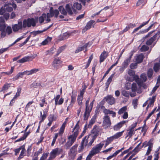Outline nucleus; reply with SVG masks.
<instances>
[{
    "instance_id": "nucleus-6",
    "label": "nucleus",
    "mask_w": 160,
    "mask_h": 160,
    "mask_svg": "<svg viewBox=\"0 0 160 160\" xmlns=\"http://www.w3.org/2000/svg\"><path fill=\"white\" fill-rule=\"evenodd\" d=\"M76 138L71 135L68 137V141L65 145L67 149H68L76 141Z\"/></svg>"
},
{
    "instance_id": "nucleus-58",
    "label": "nucleus",
    "mask_w": 160,
    "mask_h": 160,
    "mask_svg": "<svg viewBox=\"0 0 160 160\" xmlns=\"http://www.w3.org/2000/svg\"><path fill=\"white\" fill-rule=\"evenodd\" d=\"M21 88H18V89L17 92L16 94L15 95L14 97H13L14 99H16L20 95V93H21Z\"/></svg>"
},
{
    "instance_id": "nucleus-29",
    "label": "nucleus",
    "mask_w": 160,
    "mask_h": 160,
    "mask_svg": "<svg viewBox=\"0 0 160 160\" xmlns=\"http://www.w3.org/2000/svg\"><path fill=\"white\" fill-rule=\"evenodd\" d=\"M133 79L131 81H133V80H135L138 85L141 87V82L140 81V78H139V76L138 75H134L133 76Z\"/></svg>"
},
{
    "instance_id": "nucleus-41",
    "label": "nucleus",
    "mask_w": 160,
    "mask_h": 160,
    "mask_svg": "<svg viewBox=\"0 0 160 160\" xmlns=\"http://www.w3.org/2000/svg\"><path fill=\"white\" fill-rule=\"evenodd\" d=\"M147 2V0H139L137 3V5L138 6L140 5L143 6L146 4Z\"/></svg>"
},
{
    "instance_id": "nucleus-45",
    "label": "nucleus",
    "mask_w": 160,
    "mask_h": 160,
    "mask_svg": "<svg viewBox=\"0 0 160 160\" xmlns=\"http://www.w3.org/2000/svg\"><path fill=\"white\" fill-rule=\"evenodd\" d=\"M65 47L66 46H63L60 47L57 51L56 55L57 56H58L60 53L63 51L65 49Z\"/></svg>"
},
{
    "instance_id": "nucleus-59",
    "label": "nucleus",
    "mask_w": 160,
    "mask_h": 160,
    "mask_svg": "<svg viewBox=\"0 0 160 160\" xmlns=\"http://www.w3.org/2000/svg\"><path fill=\"white\" fill-rule=\"evenodd\" d=\"M84 146L83 144L81 143L80 146L78 148V152H81L83 151L84 148Z\"/></svg>"
},
{
    "instance_id": "nucleus-24",
    "label": "nucleus",
    "mask_w": 160,
    "mask_h": 160,
    "mask_svg": "<svg viewBox=\"0 0 160 160\" xmlns=\"http://www.w3.org/2000/svg\"><path fill=\"white\" fill-rule=\"evenodd\" d=\"M131 89L132 91H136L138 93H140L142 92V91L140 89H138L137 84L135 83H133L132 84Z\"/></svg>"
},
{
    "instance_id": "nucleus-10",
    "label": "nucleus",
    "mask_w": 160,
    "mask_h": 160,
    "mask_svg": "<svg viewBox=\"0 0 160 160\" xmlns=\"http://www.w3.org/2000/svg\"><path fill=\"white\" fill-rule=\"evenodd\" d=\"M46 20L47 22H48L50 21V14L49 13H48L47 14H43L39 18V21L41 23H42L44 20Z\"/></svg>"
},
{
    "instance_id": "nucleus-30",
    "label": "nucleus",
    "mask_w": 160,
    "mask_h": 160,
    "mask_svg": "<svg viewBox=\"0 0 160 160\" xmlns=\"http://www.w3.org/2000/svg\"><path fill=\"white\" fill-rule=\"evenodd\" d=\"M149 19L146 22H143L142 24H141L139 27L135 28L132 32V33H134L137 32L142 27L148 24L149 21Z\"/></svg>"
},
{
    "instance_id": "nucleus-52",
    "label": "nucleus",
    "mask_w": 160,
    "mask_h": 160,
    "mask_svg": "<svg viewBox=\"0 0 160 160\" xmlns=\"http://www.w3.org/2000/svg\"><path fill=\"white\" fill-rule=\"evenodd\" d=\"M83 99V97L78 96L77 100L79 105L81 106L82 105Z\"/></svg>"
},
{
    "instance_id": "nucleus-49",
    "label": "nucleus",
    "mask_w": 160,
    "mask_h": 160,
    "mask_svg": "<svg viewBox=\"0 0 160 160\" xmlns=\"http://www.w3.org/2000/svg\"><path fill=\"white\" fill-rule=\"evenodd\" d=\"M24 75L23 73L22 72H19L13 78L15 80H17L18 79L20 78H22Z\"/></svg>"
},
{
    "instance_id": "nucleus-22",
    "label": "nucleus",
    "mask_w": 160,
    "mask_h": 160,
    "mask_svg": "<svg viewBox=\"0 0 160 160\" xmlns=\"http://www.w3.org/2000/svg\"><path fill=\"white\" fill-rule=\"evenodd\" d=\"M77 95V92L75 90H73L72 92L71 96V103L73 104L76 101V98Z\"/></svg>"
},
{
    "instance_id": "nucleus-14",
    "label": "nucleus",
    "mask_w": 160,
    "mask_h": 160,
    "mask_svg": "<svg viewBox=\"0 0 160 160\" xmlns=\"http://www.w3.org/2000/svg\"><path fill=\"white\" fill-rule=\"evenodd\" d=\"M128 122V120H123L118 123L114 126L113 128L114 130L116 131L118 130L125 123Z\"/></svg>"
},
{
    "instance_id": "nucleus-20",
    "label": "nucleus",
    "mask_w": 160,
    "mask_h": 160,
    "mask_svg": "<svg viewBox=\"0 0 160 160\" xmlns=\"http://www.w3.org/2000/svg\"><path fill=\"white\" fill-rule=\"evenodd\" d=\"M33 103V101H32L29 102L27 103L25 108V109L26 111L30 112L32 111L33 110L32 108L33 107L31 105Z\"/></svg>"
},
{
    "instance_id": "nucleus-51",
    "label": "nucleus",
    "mask_w": 160,
    "mask_h": 160,
    "mask_svg": "<svg viewBox=\"0 0 160 160\" xmlns=\"http://www.w3.org/2000/svg\"><path fill=\"white\" fill-rule=\"evenodd\" d=\"M92 58H93V55H91L89 57V59L88 61V62L87 63L86 65V66L85 67V69L87 68L88 67V66H89V65L91 62V61L92 59Z\"/></svg>"
},
{
    "instance_id": "nucleus-60",
    "label": "nucleus",
    "mask_w": 160,
    "mask_h": 160,
    "mask_svg": "<svg viewBox=\"0 0 160 160\" xmlns=\"http://www.w3.org/2000/svg\"><path fill=\"white\" fill-rule=\"evenodd\" d=\"M10 84H5L3 87L2 90H6L8 89L10 87Z\"/></svg>"
},
{
    "instance_id": "nucleus-36",
    "label": "nucleus",
    "mask_w": 160,
    "mask_h": 160,
    "mask_svg": "<svg viewBox=\"0 0 160 160\" xmlns=\"http://www.w3.org/2000/svg\"><path fill=\"white\" fill-rule=\"evenodd\" d=\"M127 110V106H124L121 108L118 111V113L119 115H121L126 112Z\"/></svg>"
},
{
    "instance_id": "nucleus-50",
    "label": "nucleus",
    "mask_w": 160,
    "mask_h": 160,
    "mask_svg": "<svg viewBox=\"0 0 160 160\" xmlns=\"http://www.w3.org/2000/svg\"><path fill=\"white\" fill-rule=\"evenodd\" d=\"M142 143V142H140L138 145L137 147L133 149V151L137 153L141 149V146L139 147L140 145Z\"/></svg>"
},
{
    "instance_id": "nucleus-56",
    "label": "nucleus",
    "mask_w": 160,
    "mask_h": 160,
    "mask_svg": "<svg viewBox=\"0 0 160 160\" xmlns=\"http://www.w3.org/2000/svg\"><path fill=\"white\" fill-rule=\"evenodd\" d=\"M42 148L40 149L38 151L36 152L34 154V156L35 157H38V155L42 153Z\"/></svg>"
},
{
    "instance_id": "nucleus-26",
    "label": "nucleus",
    "mask_w": 160,
    "mask_h": 160,
    "mask_svg": "<svg viewBox=\"0 0 160 160\" xmlns=\"http://www.w3.org/2000/svg\"><path fill=\"white\" fill-rule=\"evenodd\" d=\"M156 98V96H154L152 97V98H149V100H150V102L147 107L148 108L149 107H152L155 101V100Z\"/></svg>"
},
{
    "instance_id": "nucleus-54",
    "label": "nucleus",
    "mask_w": 160,
    "mask_h": 160,
    "mask_svg": "<svg viewBox=\"0 0 160 160\" xmlns=\"http://www.w3.org/2000/svg\"><path fill=\"white\" fill-rule=\"evenodd\" d=\"M14 69V67H11L10 71L9 72H3L2 73L8 75H10L13 72Z\"/></svg>"
},
{
    "instance_id": "nucleus-2",
    "label": "nucleus",
    "mask_w": 160,
    "mask_h": 160,
    "mask_svg": "<svg viewBox=\"0 0 160 160\" xmlns=\"http://www.w3.org/2000/svg\"><path fill=\"white\" fill-rule=\"evenodd\" d=\"M137 125V122L132 124L130 126L127 130V132L126 133V137L125 138L128 139L131 138L132 135L135 133V132L137 130L139 129L140 128H139L135 129V128Z\"/></svg>"
},
{
    "instance_id": "nucleus-9",
    "label": "nucleus",
    "mask_w": 160,
    "mask_h": 160,
    "mask_svg": "<svg viewBox=\"0 0 160 160\" xmlns=\"http://www.w3.org/2000/svg\"><path fill=\"white\" fill-rule=\"evenodd\" d=\"M66 9L67 12L70 15H72L73 12H76L75 9L73 8L72 4H67L66 6Z\"/></svg>"
},
{
    "instance_id": "nucleus-64",
    "label": "nucleus",
    "mask_w": 160,
    "mask_h": 160,
    "mask_svg": "<svg viewBox=\"0 0 160 160\" xmlns=\"http://www.w3.org/2000/svg\"><path fill=\"white\" fill-rule=\"evenodd\" d=\"M137 63H133L130 65V67L132 69H134L137 68Z\"/></svg>"
},
{
    "instance_id": "nucleus-11",
    "label": "nucleus",
    "mask_w": 160,
    "mask_h": 160,
    "mask_svg": "<svg viewBox=\"0 0 160 160\" xmlns=\"http://www.w3.org/2000/svg\"><path fill=\"white\" fill-rule=\"evenodd\" d=\"M66 122H64L62 125V126L60 127L58 133H56L54 138H53L56 140L57 138L58 137V134H59L60 136H62V134L64 132L65 128L66 126Z\"/></svg>"
},
{
    "instance_id": "nucleus-27",
    "label": "nucleus",
    "mask_w": 160,
    "mask_h": 160,
    "mask_svg": "<svg viewBox=\"0 0 160 160\" xmlns=\"http://www.w3.org/2000/svg\"><path fill=\"white\" fill-rule=\"evenodd\" d=\"M143 59V55L142 54L137 55L136 56L135 60L137 63L141 62Z\"/></svg>"
},
{
    "instance_id": "nucleus-57",
    "label": "nucleus",
    "mask_w": 160,
    "mask_h": 160,
    "mask_svg": "<svg viewBox=\"0 0 160 160\" xmlns=\"http://www.w3.org/2000/svg\"><path fill=\"white\" fill-rule=\"evenodd\" d=\"M25 149L24 148H23L20 154L19 155V156L18 158L20 159L22 158L24 155L25 153Z\"/></svg>"
},
{
    "instance_id": "nucleus-42",
    "label": "nucleus",
    "mask_w": 160,
    "mask_h": 160,
    "mask_svg": "<svg viewBox=\"0 0 160 160\" xmlns=\"http://www.w3.org/2000/svg\"><path fill=\"white\" fill-rule=\"evenodd\" d=\"M114 76V74H112L108 79L107 82L106 83V85L107 86V88H108L110 83L112 81V79L113 78Z\"/></svg>"
},
{
    "instance_id": "nucleus-53",
    "label": "nucleus",
    "mask_w": 160,
    "mask_h": 160,
    "mask_svg": "<svg viewBox=\"0 0 160 160\" xmlns=\"http://www.w3.org/2000/svg\"><path fill=\"white\" fill-rule=\"evenodd\" d=\"M153 74V70L152 69H149L147 72V75L149 78H150Z\"/></svg>"
},
{
    "instance_id": "nucleus-17",
    "label": "nucleus",
    "mask_w": 160,
    "mask_h": 160,
    "mask_svg": "<svg viewBox=\"0 0 160 160\" xmlns=\"http://www.w3.org/2000/svg\"><path fill=\"white\" fill-rule=\"evenodd\" d=\"M79 125H78V122L76 124L75 126V127L73 128V133L72 135H73L75 137H76L77 138L79 132Z\"/></svg>"
},
{
    "instance_id": "nucleus-23",
    "label": "nucleus",
    "mask_w": 160,
    "mask_h": 160,
    "mask_svg": "<svg viewBox=\"0 0 160 160\" xmlns=\"http://www.w3.org/2000/svg\"><path fill=\"white\" fill-rule=\"evenodd\" d=\"M89 42L86 43L85 45H84L82 47H79L77 48L76 50L75 51V53H78L81 51L84 50H85V51H87V47L88 46V45L89 44Z\"/></svg>"
},
{
    "instance_id": "nucleus-40",
    "label": "nucleus",
    "mask_w": 160,
    "mask_h": 160,
    "mask_svg": "<svg viewBox=\"0 0 160 160\" xmlns=\"http://www.w3.org/2000/svg\"><path fill=\"white\" fill-rule=\"evenodd\" d=\"M96 119V118L95 116H93L90 120L88 125V127L91 128L92 125L95 123Z\"/></svg>"
},
{
    "instance_id": "nucleus-12",
    "label": "nucleus",
    "mask_w": 160,
    "mask_h": 160,
    "mask_svg": "<svg viewBox=\"0 0 160 160\" xmlns=\"http://www.w3.org/2000/svg\"><path fill=\"white\" fill-rule=\"evenodd\" d=\"M23 28V24L21 21H18L17 24H15L12 26L13 30L14 32H17L19 30L22 29Z\"/></svg>"
},
{
    "instance_id": "nucleus-31",
    "label": "nucleus",
    "mask_w": 160,
    "mask_h": 160,
    "mask_svg": "<svg viewBox=\"0 0 160 160\" xmlns=\"http://www.w3.org/2000/svg\"><path fill=\"white\" fill-rule=\"evenodd\" d=\"M30 57L29 56L25 57L19 60L18 62L20 63H23L29 61Z\"/></svg>"
},
{
    "instance_id": "nucleus-7",
    "label": "nucleus",
    "mask_w": 160,
    "mask_h": 160,
    "mask_svg": "<svg viewBox=\"0 0 160 160\" xmlns=\"http://www.w3.org/2000/svg\"><path fill=\"white\" fill-rule=\"evenodd\" d=\"M62 151V149L58 148L52 150L50 153V156L49 157L50 159L52 160L55 158L57 155H59Z\"/></svg>"
},
{
    "instance_id": "nucleus-47",
    "label": "nucleus",
    "mask_w": 160,
    "mask_h": 160,
    "mask_svg": "<svg viewBox=\"0 0 160 160\" xmlns=\"http://www.w3.org/2000/svg\"><path fill=\"white\" fill-rule=\"evenodd\" d=\"M59 9L61 13L64 15H66L67 14L66 10H65L63 7L62 6H60L59 8Z\"/></svg>"
},
{
    "instance_id": "nucleus-35",
    "label": "nucleus",
    "mask_w": 160,
    "mask_h": 160,
    "mask_svg": "<svg viewBox=\"0 0 160 160\" xmlns=\"http://www.w3.org/2000/svg\"><path fill=\"white\" fill-rule=\"evenodd\" d=\"M136 25L135 24L130 23L123 30V32H126L128 31L131 28H132L136 27Z\"/></svg>"
},
{
    "instance_id": "nucleus-37",
    "label": "nucleus",
    "mask_w": 160,
    "mask_h": 160,
    "mask_svg": "<svg viewBox=\"0 0 160 160\" xmlns=\"http://www.w3.org/2000/svg\"><path fill=\"white\" fill-rule=\"evenodd\" d=\"M124 131L123 130L121 132H118L116 133L115 135L113 136V138L114 139H117L119 138V137H121L123 134Z\"/></svg>"
},
{
    "instance_id": "nucleus-19",
    "label": "nucleus",
    "mask_w": 160,
    "mask_h": 160,
    "mask_svg": "<svg viewBox=\"0 0 160 160\" xmlns=\"http://www.w3.org/2000/svg\"><path fill=\"white\" fill-rule=\"evenodd\" d=\"M108 56V53L105 51H104L100 56V62L101 63L103 62L105 59Z\"/></svg>"
},
{
    "instance_id": "nucleus-28",
    "label": "nucleus",
    "mask_w": 160,
    "mask_h": 160,
    "mask_svg": "<svg viewBox=\"0 0 160 160\" xmlns=\"http://www.w3.org/2000/svg\"><path fill=\"white\" fill-rule=\"evenodd\" d=\"M89 138V136H86L83 138L82 140L81 143L83 144L86 147L87 145L88 146V142Z\"/></svg>"
},
{
    "instance_id": "nucleus-3",
    "label": "nucleus",
    "mask_w": 160,
    "mask_h": 160,
    "mask_svg": "<svg viewBox=\"0 0 160 160\" xmlns=\"http://www.w3.org/2000/svg\"><path fill=\"white\" fill-rule=\"evenodd\" d=\"M35 25V21L34 19L32 18L25 19L23 20V28H25L27 27H30L32 26L34 27Z\"/></svg>"
},
{
    "instance_id": "nucleus-15",
    "label": "nucleus",
    "mask_w": 160,
    "mask_h": 160,
    "mask_svg": "<svg viewBox=\"0 0 160 160\" xmlns=\"http://www.w3.org/2000/svg\"><path fill=\"white\" fill-rule=\"evenodd\" d=\"M50 13V17H52L55 16L56 18H57L59 14V11L57 10H53V8L52 7H51L49 10Z\"/></svg>"
},
{
    "instance_id": "nucleus-5",
    "label": "nucleus",
    "mask_w": 160,
    "mask_h": 160,
    "mask_svg": "<svg viewBox=\"0 0 160 160\" xmlns=\"http://www.w3.org/2000/svg\"><path fill=\"white\" fill-rule=\"evenodd\" d=\"M111 125L110 117L109 116H104L103 117L102 125L104 128L106 129L110 127Z\"/></svg>"
},
{
    "instance_id": "nucleus-4",
    "label": "nucleus",
    "mask_w": 160,
    "mask_h": 160,
    "mask_svg": "<svg viewBox=\"0 0 160 160\" xmlns=\"http://www.w3.org/2000/svg\"><path fill=\"white\" fill-rule=\"evenodd\" d=\"M104 141H103L99 144H97L95 147H93L90 151L91 153H92L94 155L99 153L104 145Z\"/></svg>"
},
{
    "instance_id": "nucleus-38",
    "label": "nucleus",
    "mask_w": 160,
    "mask_h": 160,
    "mask_svg": "<svg viewBox=\"0 0 160 160\" xmlns=\"http://www.w3.org/2000/svg\"><path fill=\"white\" fill-rule=\"evenodd\" d=\"M118 60L114 64H112L108 69L106 72H105V74L103 76V78L105 77L107 75L109 72L112 69V68L115 66H116L117 64L118 63Z\"/></svg>"
},
{
    "instance_id": "nucleus-63",
    "label": "nucleus",
    "mask_w": 160,
    "mask_h": 160,
    "mask_svg": "<svg viewBox=\"0 0 160 160\" xmlns=\"http://www.w3.org/2000/svg\"><path fill=\"white\" fill-rule=\"evenodd\" d=\"M122 94L123 96L126 97H128L129 96V94L128 92L126 90H123L122 92Z\"/></svg>"
},
{
    "instance_id": "nucleus-55",
    "label": "nucleus",
    "mask_w": 160,
    "mask_h": 160,
    "mask_svg": "<svg viewBox=\"0 0 160 160\" xmlns=\"http://www.w3.org/2000/svg\"><path fill=\"white\" fill-rule=\"evenodd\" d=\"M148 49L149 48L148 46L145 45H143L142 47L141 50L142 52H144L148 50Z\"/></svg>"
},
{
    "instance_id": "nucleus-8",
    "label": "nucleus",
    "mask_w": 160,
    "mask_h": 160,
    "mask_svg": "<svg viewBox=\"0 0 160 160\" xmlns=\"http://www.w3.org/2000/svg\"><path fill=\"white\" fill-rule=\"evenodd\" d=\"M60 58H55L52 62V66L54 69L57 70L60 67L62 63Z\"/></svg>"
},
{
    "instance_id": "nucleus-32",
    "label": "nucleus",
    "mask_w": 160,
    "mask_h": 160,
    "mask_svg": "<svg viewBox=\"0 0 160 160\" xmlns=\"http://www.w3.org/2000/svg\"><path fill=\"white\" fill-rule=\"evenodd\" d=\"M131 58V56L124 61L122 64V66L124 67V68H126L127 67L129 64V63L130 62Z\"/></svg>"
},
{
    "instance_id": "nucleus-25",
    "label": "nucleus",
    "mask_w": 160,
    "mask_h": 160,
    "mask_svg": "<svg viewBox=\"0 0 160 160\" xmlns=\"http://www.w3.org/2000/svg\"><path fill=\"white\" fill-rule=\"evenodd\" d=\"M38 71V69H33L30 71H26L24 72H23L24 75H30Z\"/></svg>"
},
{
    "instance_id": "nucleus-43",
    "label": "nucleus",
    "mask_w": 160,
    "mask_h": 160,
    "mask_svg": "<svg viewBox=\"0 0 160 160\" xmlns=\"http://www.w3.org/2000/svg\"><path fill=\"white\" fill-rule=\"evenodd\" d=\"M73 6V8L74 9L76 8L78 10H80L82 7L81 4L80 3H79L78 2H75L74 3Z\"/></svg>"
},
{
    "instance_id": "nucleus-18",
    "label": "nucleus",
    "mask_w": 160,
    "mask_h": 160,
    "mask_svg": "<svg viewBox=\"0 0 160 160\" xmlns=\"http://www.w3.org/2000/svg\"><path fill=\"white\" fill-rule=\"evenodd\" d=\"M106 101L110 105H112L115 102V98L112 96L109 95L105 98Z\"/></svg>"
},
{
    "instance_id": "nucleus-16",
    "label": "nucleus",
    "mask_w": 160,
    "mask_h": 160,
    "mask_svg": "<svg viewBox=\"0 0 160 160\" xmlns=\"http://www.w3.org/2000/svg\"><path fill=\"white\" fill-rule=\"evenodd\" d=\"M95 22V21L92 20H90L89 22H88L85 28L82 29V32H85L86 31L89 29L91 28V26L93 23Z\"/></svg>"
},
{
    "instance_id": "nucleus-34",
    "label": "nucleus",
    "mask_w": 160,
    "mask_h": 160,
    "mask_svg": "<svg viewBox=\"0 0 160 160\" xmlns=\"http://www.w3.org/2000/svg\"><path fill=\"white\" fill-rule=\"evenodd\" d=\"M48 106L47 108L45 110V112H44V114L42 115V112H40V114L42 118V120L40 121V122L43 121L46 118V114L47 112H48Z\"/></svg>"
},
{
    "instance_id": "nucleus-21",
    "label": "nucleus",
    "mask_w": 160,
    "mask_h": 160,
    "mask_svg": "<svg viewBox=\"0 0 160 160\" xmlns=\"http://www.w3.org/2000/svg\"><path fill=\"white\" fill-rule=\"evenodd\" d=\"M157 35L156 34L153 37L148 40L146 42V44L148 45H151L155 40L158 39L159 38L158 37Z\"/></svg>"
},
{
    "instance_id": "nucleus-39",
    "label": "nucleus",
    "mask_w": 160,
    "mask_h": 160,
    "mask_svg": "<svg viewBox=\"0 0 160 160\" xmlns=\"http://www.w3.org/2000/svg\"><path fill=\"white\" fill-rule=\"evenodd\" d=\"M49 153H43L42 157H41L39 160H51L49 158L48 159L46 160L48 157V156Z\"/></svg>"
},
{
    "instance_id": "nucleus-1",
    "label": "nucleus",
    "mask_w": 160,
    "mask_h": 160,
    "mask_svg": "<svg viewBox=\"0 0 160 160\" xmlns=\"http://www.w3.org/2000/svg\"><path fill=\"white\" fill-rule=\"evenodd\" d=\"M89 100L90 98H89L86 102L85 111L83 115L84 119V120H87L88 119L90 115V112H91L93 106V102L94 101V100H93L90 103L89 106Z\"/></svg>"
},
{
    "instance_id": "nucleus-62",
    "label": "nucleus",
    "mask_w": 160,
    "mask_h": 160,
    "mask_svg": "<svg viewBox=\"0 0 160 160\" xmlns=\"http://www.w3.org/2000/svg\"><path fill=\"white\" fill-rule=\"evenodd\" d=\"M128 73L130 76L133 77L135 75V72L133 70H129L128 71Z\"/></svg>"
},
{
    "instance_id": "nucleus-48",
    "label": "nucleus",
    "mask_w": 160,
    "mask_h": 160,
    "mask_svg": "<svg viewBox=\"0 0 160 160\" xmlns=\"http://www.w3.org/2000/svg\"><path fill=\"white\" fill-rule=\"evenodd\" d=\"M45 31V30H44L42 31H33L31 32V35H33V36L34 37L37 34L42 33L43 32Z\"/></svg>"
},
{
    "instance_id": "nucleus-33",
    "label": "nucleus",
    "mask_w": 160,
    "mask_h": 160,
    "mask_svg": "<svg viewBox=\"0 0 160 160\" xmlns=\"http://www.w3.org/2000/svg\"><path fill=\"white\" fill-rule=\"evenodd\" d=\"M140 81L141 82V86H142V83L146 82L147 79V78L146 76V74L144 73H142L140 76Z\"/></svg>"
},
{
    "instance_id": "nucleus-61",
    "label": "nucleus",
    "mask_w": 160,
    "mask_h": 160,
    "mask_svg": "<svg viewBox=\"0 0 160 160\" xmlns=\"http://www.w3.org/2000/svg\"><path fill=\"white\" fill-rule=\"evenodd\" d=\"M138 100L135 99L133 100L132 102V104L134 106V108H135L137 106Z\"/></svg>"
},
{
    "instance_id": "nucleus-44",
    "label": "nucleus",
    "mask_w": 160,
    "mask_h": 160,
    "mask_svg": "<svg viewBox=\"0 0 160 160\" xmlns=\"http://www.w3.org/2000/svg\"><path fill=\"white\" fill-rule=\"evenodd\" d=\"M52 38L48 37L46 39L43 41L41 43L42 45H45L47 44L49 42L51 41Z\"/></svg>"
},
{
    "instance_id": "nucleus-13",
    "label": "nucleus",
    "mask_w": 160,
    "mask_h": 160,
    "mask_svg": "<svg viewBox=\"0 0 160 160\" xmlns=\"http://www.w3.org/2000/svg\"><path fill=\"white\" fill-rule=\"evenodd\" d=\"M103 112L104 114V116H108V114H112V117H115L116 115V113L115 112L106 108L103 110Z\"/></svg>"
},
{
    "instance_id": "nucleus-46",
    "label": "nucleus",
    "mask_w": 160,
    "mask_h": 160,
    "mask_svg": "<svg viewBox=\"0 0 160 160\" xmlns=\"http://www.w3.org/2000/svg\"><path fill=\"white\" fill-rule=\"evenodd\" d=\"M4 7L5 11L8 12H11L13 10V8L11 7L8 6V4H5Z\"/></svg>"
}]
</instances>
